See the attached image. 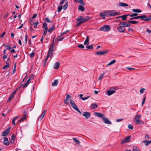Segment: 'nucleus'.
I'll return each instance as SVG.
<instances>
[{
    "instance_id": "obj_7",
    "label": "nucleus",
    "mask_w": 151,
    "mask_h": 151,
    "mask_svg": "<svg viewBox=\"0 0 151 151\" xmlns=\"http://www.w3.org/2000/svg\"><path fill=\"white\" fill-rule=\"evenodd\" d=\"M119 25V26L117 28V30L118 32L121 33L124 32L125 29L122 25Z\"/></svg>"
},
{
    "instance_id": "obj_64",
    "label": "nucleus",
    "mask_w": 151,
    "mask_h": 151,
    "mask_svg": "<svg viewBox=\"0 0 151 151\" xmlns=\"http://www.w3.org/2000/svg\"><path fill=\"white\" fill-rule=\"evenodd\" d=\"M10 142L11 143H14L15 142V139H11Z\"/></svg>"
},
{
    "instance_id": "obj_40",
    "label": "nucleus",
    "mask_w": 151,
    "mask_h": 151,
    "mask_svg": "<svg viewBox=\"0 0 151 151\" xmlns=\"http://www.w3.org/2000/svg\"><path fill=\"white\" fill-rule=\"evenodd\" d=\"M73 140L77 144H79V141L77 140L76 138L73 137Z\"/></svg>"
},
{
    "instance_id": "obj_35",
    "label": "nucleus",
    "mask_w": 151,
    "mask_h": 151,
    "mask_svg": "<svg viewBox=\"0 0 151 151\" xmlns=\"http://www.w3.org/2000/svg\"><path fill=\"white\" fill-rule=\"evenodd\" d=\"M29 80H27L26 83L23 86V87L25 88L30 83Z\"/></svg>"
},
{
    "instance_id": "obj_2",
    "label": "nucleus",
    "mask_w": 151,
    "mask_h": 151,
    "mask_svg": "<svg viewBox=\"0 0 151 151\" xmlns=\"http://www.w3.org/2000/svg\"><path fill=\"white\" fill-rule=\"evenodd\" d=\"M90 19L88 16H86L84 17L83 16H80L76 19L78 21H80L82 23L86 22Z\"/></svg>"
},
{
    "instance_id": "obj_27",
    "label": "nucleus",
    "mask_w": 151,
    "mask_h": 151,
    "mask_svg": "<svg viewBox=\"0 0 151 151\" xmlns=\"http://www.w3.org/2000/svg\"><path fill=\"white\" fill-rule=\"evenodd\" d=\"M128 22L129 23L132 24H137L138 23H139L138 21H133V20H129Z\"/></svg>"
},
{
    "instance_id": "obj_10",
    "label": "nucleus",
    "mask_w": 151,
    "mask_h": 151,
    "mask_svg": "<svg viewBox=\"0 0 151 151\" xmlns=\"http://www.w3.org/2000/svg\"><path fill=\"white\" fill-rule=\"evenodd\" d=\"M94 114L96 116L101 118L102 120L104 117V115L100 113L95 112L94 113Z\"/></svg>"
},
{
    "instance_id": "obj_51",
    "label": "nucleus",
    "mask_w": 151,
    "mask_h": 151,
    "mask_svg": "<svg viewBox=\"0 0 151 151\" xmlns=\"http://www.w3.org/2000/svg\"><path fill=\"white\" fill-rule=\"evenodd\" d=\"M39 22H35V23H33V25H34V27L35 28H36L37 25L38 24Z\"/></svg>"
},
{
    "instance_id": "obj_15",
    "label": "nucleus",
    "mask_w": 151,
    "mask_h": 151,
    "mask_svg": "<svg viewBox=\"0 0 151 151\" xmlns=\"http://www.w3.org/2000/svg\"><path fill=\"white\" fill-rule=\"evenodd\" d=\"M45 112L46 110H44L38 118V120L41 121L42 120L45 114Z\"/></svg>"
},
{
    "instance_id": "obj_4",
    "label": "nucleus",
    "mask_w": 151,
    "mask_h": 151,
    "mask_svg": "<svg viewBox=\"0 0 151 151\" xmlns=\"http://www.w3.org/2000/svg\"><path fill=\"white\" fill-rule=\"evenodd\" d=\"M70 103L72 107L78 112L80 111V110L78 109L77 105L75 104L74 101L72 99H70Z\"/></svg>"
},
{
    "instance_id": "obj_42",
    "label": "nucleus",
    "mask_w": 151,
    "mask_h": 151,
    "mask_svg": "<svg viewBox=\"0 0 151 151\" xmlns=\"http://www.w3.org/2000/svg\"><path fill=\"white\" fill-rule=\"evenodd\" d=\"M33 79L34 76L33 75H31L29 76L28 80H29V81H30L31 80H32Z\"/></svg>"
},
{
    "instance_id": "obj_16",
    "label": "nucleus",
    "mask_w": 151,
    "mask_h": 151,
    "mask_svg": "<svg viewBox=\"0 0 151 151\" xmlns=\"http://www.w3.org/2000/svg\"><path fill=\"white\" fill-rule=\"evenodd\" d=\"M116 92V91L114 90H108L106 91V93L107 94L108 96H110L112 94H114Z\"/></svg>"
},
{
    "instance_id": "obj_29",
    "label": "nucleus",
    "mask_w": 151,
    "mask_h": 151,
    "mask_svg": "<svg viewBox=\"0 0 151 151\" xmlns=\"http://www.w3.org/2000/svg\"><path fill=\"white\" fill-rule=\"evenodd\" d=\"M141 115L140 114H139L138 115H136L134 117V121L135 120H139V119L140 117L141 116Z\"/></svg>"
},
{
    "instance_id": "obj_26",
    "label": "nucleus",
    "mask_w": 151,
    "mask_h": 151,
    "mask_svg": "<svg viewBox=\"0 0 151 151\" xmlns=\"http://www.w3.org/2000/svg\"><path fill=\"white\" fill-rule=\"evenodd\" d=\"M132 11L133 12L137 13H140L142 12L140 9H132Z\"/></svg>"
},
{
    "instance_id": "obj_20",
    "label": "nucleus",
    "mask_w": 151,
    "mask_h": 151,
    "mask_svg": "<svg viewBox=\"0 0 151 151\" xmlns=\"http://www.w3.org/2000/svg\"><path fill=\"white\" fill-rule=\"evenodd\" d=\"M58 83V82L57 80H55L52 83V85L53 86H57Z\"/></svg>"
},
{
    "instance_id": "obj_25",
    "label": "nucleus",
    "mask_w": 151,
    "mask_h": 151,
    "mask_svg": "<svg viewBox=\"0 0 151 151\" xmlns=\"http://www.w3.org/2000/svg\"><path fill=\"white\" fill-rule=\"evenodd\" d=\"M19 117V116H16L15 117H14L13 119L12 120V123L13 125H14V126H15L16 124L15 123V121L17 120L18 118Z\"/></svg>"
},
{
    "instance_id": "obj_32",
    "label": "nucleus",
    "mask_w": 151,
    "mask_h": 151,
    "mask_svg": "<svg viewBox=\"0 0 151 151\" xmlns=\"http://www.w3.org/2000/svg\"><path fill=\"white\" fill-rule=\"evenodd\" d=\"M119 5L120 6H128L127 4L126 3H123L122 2H120L119 4Z\"/></svg>"
},
{
    "instance_id": "obj_33",
    "label": "nucleus",
    "mask_w": 151,
    "mask_h": 151,
    "mask_svg": "<svg viewBox=\"0 0 151 151\" xmlns=\"http://www.w3.org/2000/svg\"><path fill=\"white\" fill-rule=\"evenodd\" d=\"M78 9L81 12H83L84 10V8L82 6L79 5L78 6Z\"/></svg>"
},
{
    "instance_id": "obj_49",
    "label": "nucleus",
    "mask_w": 151,
    "mask_h": 151,
    "mask_svg": "<svg viewBox=\"0 0 151 151\" xmlns=\"http://www.w3.org/2000/svg\"><path fill=\"white\" fill-rule=\"evenodd\" d=\"M78 2L81 5L83 6L85 5V4L83 2V0H79Z\"/></svg>"
},
{
    "instance_id": "obj_21",
    "label": "nucleus",
    "mask_w": 151,
    "mask_h": 151,
    "mask_svg": "<svg viewBox=\"0 0 151 151\" xmlns=\"http://www.w3.org/2000/svg\"><path fill=\"white\" fill-rule=\"evenodd\" d=\"M59 62H57L54 65V68L55 69H58L59 67Z\"/></svg>"
},
{
    "instance_id": "obj_18",
    "label": "nucleus",
    "mask_w": 151,
    "mask_h": 151,
    "mask_svg": "<svg viewBox=\"0 0 151 151\" xmlns=\"http://www.w3.org/2000/svg\"><path fill=\"white\" fill-rule=\"evenodd\" d=\"M89 36L87 35V37H86V39L85 41H84V45H88L89 44Z\"/></svg>"
},
{
    "instance_id": "obj_23",
    "label": "nucleus",
    "mask_w": 151,
    "mask_h": 151,
    "mask_svg": "<svg viewBox=\"0 0 151 151\" xmlns=\"http://www.w3.org/2000/svg\"><path fill=\"white\" fill-rule=\"evenodd\" d=\"M91 106L92 109H94L96 108L98 106L96 104L93 103L91 104Z\"/></svg>"
},
{
    "instance_id": "obj_19",
    "label": "nucleus",
    "mask_w": 151,
    "mask_h": 151,
    "mask_svg": "<svg viewBox=\"0 0 151 151\" xmlns=\"http://www.w3.org/2000/svg\"><path fill=\"white\" fill-rule=\"evenodd\" d=\"M122 25V26L124 27H127V23L125 22H120L118 25Z\"/></svg>"
},
{
    "instance_id": "obj_9",
    "label": "nucleus",
    "mask_w": 151,
    "mask_h": 151,
    "mask_svg": "<svg viewBox=\"0 0 151 151\" xmlns=\"http://www.w3.org/2000/svg\"><path fill=\"white\" fill-rule=\"evenodd\" d=\"M54 39L52 41V43L50 46L49 50H51V54L50 57L51 58V55L53 54V51H54V45H55Z\"/></svg>"
},
{
    "instance_id": "obj_8",
    "label": "nucleus",
    "mask_w": 151,
    "mask_h": 151,
    "mask_svg": "<svg viewBox=\"0 0 151 151\" xmlns=\"http://www.w3.org/2000/svg\"><path fill=\"white\" fill-rule=\"evenodd\" d=\"M43 27L44 28L45 30H43V35H45L47 33L48 30V27L47 24L45 22H44L42 25Z\"/></svg>"
},
{
    "instance_id": "obj_59",
    "label": "nucleus",
    "mask_w": 151,
    "mask_h": 151,
    "mask_svg": "<svg viewBox=\"0 0 151 151\" xmlns=\"http://www.w3.org/2000/svg\"><path fill=\"white\" fill-rule=\"evenodd\" d=\"M79 22L75 25L76 27H77L79 26L82 23L80 21H78Z\"/></svg>"
},
{
    "instance_id": "obj_39",
    "label": "nucleus",
    "mask_w": 151,
    "mask_h": 151,
    "mask_svg": "<svg viewBox=\"0 0 151 151\" xmlns=\"http://www.w3.org/2000/svg\"><path fill=\"white\" fill-rule=\"evenodd\" d=\"M100 17H101L103 19H105V15L102 12L100 13L99 15Z\"/></svg>"
},
{
    "instance_id": "obj_13",
    "label": "nucleus",
    "mask_w": 151,
    "mask_h": 151,
    "mask_svg": "<svg viewBox=\"0 0 151 151\" xmlns=\"http://www.w3.org/2000/svg\"><path fill=\"white\" fill-rule=\"evenodd\" d=\"M108 51V50H105L104 51L97 52H96V55H103L107 53Z\"/></svg>"
},
{
    "instance_id": "obj_1",
    "label": "nucleus",
    "mask_w": 151,
    "mask_h": 151,
    "mask_svg": "<svg viewBox=\"0 0 151 151\" xmlns=\"http://www.w3.org/2000/svg\"><path fill=\"white\" fill-rule=\"evenodd\" d=\"M149 17H147L146 15H141L137 16H136V19H140L141 20H143L145 21H149L151 20V15L148 16Z\"/></svg>"
},
{
    "instance_id": "obj_3",
    "label": "nucleus",
    "mask_w": 151,
    "mask_h": 151,
    "mask_svg": "<svg viewBox=\"0 0 151 151\" xmlns=\"http://www.w3.org/2000/svg\"><path fill=\"white\" fill-rule=\"evenodd\" d=\"M100 30L104 32H108L111 30L109 25H105L100 28Z\"/></svg>"
},
{
    "instance_id": "obj_44",
    "label": "nucleus",
    "mask_w": 151,
    "mask_h": 151,
    "mask_svg": "<svg viewBox=\"0 0 151 151\" xmlns=\"http://www.w3.org/2000/svg\"><path fill=\"white\" fill-rule=\"evenodd\" d=\"M62 6H60L58 7V12H60L62 10Z\"/></svg>"
},
{
    "instance_id": "obj_56",
    "label": "nucleus",
    "mask_w": 151,
    "mask_h": 151,
    "mask_svg": "<svg viewBox=\"0 0 151 151\" xmlns=\"http://www.w3.org/2000/svg\"><path fill=\"white\" fill-rule=\"evenodd\" d=\"M128 127L129 129L132 130L133 129V127L131 124H129L128 125Z\"/></svg>"
},
{
    "instance_id": "obj_57",
    "label": "nucleus",
    "mask_w": 151,
    "mask_h": 151,
    "mask_svg": "<svg viewBox=\"0 0 151 151\" xmlns=\"http://www.w3.org/2000/svg\"><path fill=\"white\" fill-rule=\"evenodd\" d=\"M145 88H142L141 89H140V90L139 91V92L141 93H144V91H145Z\"/></svg>"
},
{
    "instance_id": "obj_54",
    "label": "nucleus",
    "mask_w": 151,
    "mask_h": 151,
    "mask_svg": "<svg viewBox=\"0 0 151 151\" xmlns=\"http://www.w3.org/2000/svg\"><path fill=\"white\" fill-rule=\"evenodd\" d=\"M146 97L145 96V97H144L143 98V100H142V106L144 104V103L145 102V99H146Z\"/></svg>"
},
{
    "instance_id": "obj_47",
    "label": "nucleus",
    "mask_w": 151,
    "mask_h": 151,
    "mask_svg": "<svg viewBox=\"0 0 151 151\" xmlns=\"http://www.w3.org/2000/svg\"><path fill=\"white\" fill-rule=\"evenodd\" d=\"M86 47V48L87 49H92L93 48V46L92 45H89V46H87Z\"/></svg>"
},
{
    "instance_id": "obj_43",
    "label": "nucleus",
    "mask_w": 151,
    "mask_h": 151,
    "mask_svg": "<svg viewBox=\"0 0 151 151\" xmlns=\"http://www.w3.org/2000/svg\"><path fill=\"white\" fill-rule=\"evenodd\" d=\"M138 15V14L136 13H133L131 14H129V16L131 17H136Z\"/></svg>"
},
{
    "instance_id": "obj_63",
    "label": "nucleus",
    "mask_w": 151,
    "mask_h": 151,
    "mask_svg": "<svg viewBox=\"0 0 151 151\" xmlns=\"http://www.w3.org/2000/svg\"><path fill=\"white\" fill-rule=\"evenodd\" d=\"M37 15V14H34L33 15V16H32V19H35V18L36 17Z\"/></svg>"
},
{
    "instance_id": "obj_34",
    "label": "nucleus",
    "mask_w": 151,
    "mask_h": 151,
    "mask_svg": "<svg viewBox=\"0 0 151 151\" xmlns=\"http://www.w3.org/2000/svg\"><path fill=\"white\" fill-rule=\"evenodd\" d=\"M55 29V24H54L53 27L50 28L48 29V32H51L53 30Z\"/></svg>"
},
{
    "instance_id": "obj_17",
    "label": "nucleus",
    "mask_w": 151,
    "mask_h": 151,
    "mask_svg": "<svg viewBox=\"0 0 151 151\" xmlns=\"http://www.w3.org/2000/svg\"><path fill=\"white\" fill-rule=\"evenodd\" d=\"M4 143L5 145H9V142L8 141V139L7 137H4Z\"/></svg>"
},
{
    "instance_id": "obj_22",
    "label": "nucleus",
    "mask_w": 151,
    "mask_h": 151,
    "mask_svg": "<svg viewBox=\"0 0 151 151\" xmlns=\"http://www.w3.org/2000/svg\"><path fill=\"white\" fill-rule=\"evenodd\" d=\"M128 16H129V14L124 15L122 16H119V17H121L122 18V19L123 20H125L127 18V17Z\"/></svg>"
},
{
    "instance_id": "obj_12",
    "label": "nucleus",
    "mask_w": 151,
    "mask_h": 151,
    "mask_svg": "<svg viewBox=\"0 0 151 151\" xmlns=\"http://www.w3.org/2000/svg\"><path fill=\"white\" fill-rule=\"evenodd\" d=\"M102 120L105 124H111L112 123L111 122L109 121L107 118L104 117L103 119Z\"/></svg>"
},
{
    "instance_id": "obj_14",
    "label": "nucleus",
    "mask_w": 151,
    "mask_h": 151,
    "mask_svg": "<svg viewBox=\"0 0 151 151\" xmlns=\"http://www.w3.org/2000/svg\"><path fill=\"white\" fill-rule=\"evenodd\" d=\"M82 116H85L86 118L88 119L90 116L91 114L89 112L87 111H85L84 112L83 114H82Z\"/></svg>"
},
{
    "instance_id": "obj_53",
    "label": "nucleus",
    "mask_w": 151,
    "mask_h": 151,
    "mask_svg": "<svg viewBox=\"0 0 151 151\" xmlns=\"http://www.w3.org/2000/svg\"><path fill=\"white\" fill-rule=\"evenodd\" d=\"M78 47L81 48H83L84 47V46L82 44H80L77 45Z\"/></svg>"
},
{
    "instance_id": "obj_52",
    "label": "nucleus",
    "mask_w": 151,
    "mask_h": 151,
    "mask_svg": "<svg viewBox=\"0 0 151 151\" xmlns=\"http://www.w3.org/2000/svg\"><path fill=\"white\" fill-rule=\"evenodd\" d=\"M51 50H48V53L47 54V58H48L49 57V56H50V53L51 54Z\"/></svg>"
},
{
    "instance_id": "obj_62",
    "label": "nucleus",
    "mask_w": 151,
    "mask_h": 151,
    "mask_svg": "<svg viewBox=\"0 0 151 151\" xmlns=\"http://www.w3.org/2000/svg\"><path fill=\"white\" fill-rule=\"evenodd\" d=\"M27 34H26L25 35V44H26L27 42Z\"/></svg>"
},
{
    "instance_id": "obj_37",
    "label": "nucleus",
    "mask_w": 151,
    "mask_h": 151,
    "mask_svg": "<svg viewBox=\"0 0 151 151\" xmlns=\"http://www.w3.org/2000/svg\"><path fill=\"white\" fill-rule=\"evenodd\" d=\"M3 45L5 47H7V50L8 49L9 50H10L12 49L11 47L10 46V45H5L4 43Z\"/></svg>"
},
{
    "instance_id": "obj_60",
    "label": "nucleus",
    "mask_w": 151,
    "mask_h": 151,
    "mask_svg": "<svg viewBox=\"0 0 151 151\" xmlns=\"http://www.w3.org/2000/svg\"><path fill=\"white\" fill-rule=\"evenodd\" d=\"M64 38V37H62V38H57L58 41H60L63 40Z\"/></svg>"
},
{
    "instance_id": "obj_46",
    "label": "nucleus",
    "mask_w": 151,
    "mask_h": 151,
    "mask_svg": "<svg viewBox=\"0 0 151 151\" xmlns=\"http://www.w3.org/2000/svg\"><path fill=\"white\" fill-rule=\"evenodd\" d=\"M13 94H11L8 98V99L7 100V101H10L11 100V99L13 98Z\"/></svg>"
},
{
    "instance_id": "obj_31",
    "label": "nucleus",
    "mask_w": 151,
    "mask_h": 151,
    "mask_svg": "<svg viewBox=\"0 0 151 151\" xmlns=\"http://www.w3.org/2000/svg\"><path fill=\"white\" fill-rule=\"evenodd\" d=\"M142 142L145 143L146 146H148L150 144V142L147 140L143 141Z\"/></svg>"
},
{
    "instance_id": "obj_58",
    "label": "nucleus",
    "mask_w": 151,
    "mask_h": 151,
    "mask_svg": "<svg viewBox=\"0 0 151 151\" xmlns=\"http://www.w3.org/2000/svg\"><path fill=\"white\" fill-rule=\"evenodd\" d=\"M35 55V53L34 52H32L30 54V57L31 58H32Z\"/></svg>"
},
{
    "instance_id": "obj_48",
    "label": "nucleus",
    "mask_w": 151,
    "mask_h": 151,
    "mask_svg": "<svg viewBox=\"0 0 151 151\" xmlns=\"http://www.w3.org/2000/svg\"><path fill=\"white\" fill-rule=\"evenodd\" d=\"M105 74V73L104 72L102 74H101L98 80H100L101 79V78H102L103 77V76Z\"/></svg>"
},
{
    "instance_id": "obj_28",
    "label": "nucleus",
    "mask_w": 151,
    "mask_h": 151,
    "mask_svg": "<svg viewBox=\"0 0 151 151\" xmlns=\"http://www.w3.org/2000/svg\"><path fill=\"white\" fill-rule=\"evenodd\" d=\"M6 65H5L3 68V69H5L6 68H7L9 67V62L6 61Z\"/></svg>"
},
{
    "instance_id": "obj_11",
    "label": "nucleus",
    "mask_w": 151,
    "mask_h": 151,
    "mask_svg": "<svg viewBox=\"0 0 151 151\" xmlns=\"http://www.w3.org/2000/svg\"><path fill=\"white\" fill-rule=\"evenodd\" d=\"M10 129V127H9L5 129L2 133V135L4 136H7L9 133Z\"/></svg>"
},
{
    "instance_id": "obj_30",
    "label": "nucleus",
    "mask_w": 151,
    "mask_h": 151,
    "mask_svg": "<svg viewBox=\"0 0 151 151\" xmlns=\"http://www.w3.org/2000/svg\"><path fill=\"white\" fill-rule=\"evenodd\" d=\"M132 151H140V150L136 146L133 147Z\"/></svg>"
},
{
    "instance_id": "obj_55",
    "label": "nucleus",
    "mask_w": 151,
    "mask_h": 151,
    "mask_svg": "<svg viewBox=\"0 0 151 151\" xmlns=\"http://www.w3.org/2000/svg\"><path fill=\"white\" fill-rule=\"evenodd\" d=\"M71 96L70 95L68 94L67 95L66 98L65 99L66 100H69L71 98Z\"/></svg>"
},
{
    "instance_id": "obj_45",
    "label": "nucleus",
    "mask_w": 151,
    "mask_h": 151,
    "mask_svg": "<svg viewBox=\"0 0 151 151\" xmlns=\"http://www.w3.org/2000/svg\"><path fill=\"white\" fill-rule=\"evenodd\" d=\"M45 21L48 23L51 22H52L49 19L48 17H46L45 19Z\"/></svg>"
},
{
    "instance_id": "obj_41",
    "label": "nucleus",
    "mask_w": 151,
    "mask_h": 151,
    "mask_svg": "<svg viewBox=\"0 0 151 151\" xmlns=\"http://www.w3.org/2000/svg\"><path fill=\"white\" fill-rule=\"evenodd\" d=\"M26 118V117L23 116V117L21 118L17 122H23V121L25 120Z\"/></svg>"
},
{
    "instance_id": "obj_6",
    "label": "nucleus",
    "mask_w": 151,
    "mask_h": 151,
    "mask_svg": "<svg viewBox=\"0 0 151 151\" xmlns=\"http://www.w3.org/2000/svg\"><path fill=\"white\" fill-rule=\"evenodd\" d=\"M114 11H107V12L108 13H110L107 14V16L108 17L109 16H114L116 15H119L120 14V13L118 12H113Z\"/></svg>"
},
{
    "instance_id": "obj_50",
    "label": "nucleus",
    "mask_w": 151,
    "mask_h": 151,
    "mask_svg": "<svg viewBox=\"0 0 151 151\" xmlns=\"http://www.w3.org/2000/svg\"><path fill=\"white\" fill-rule=\"evenodd\" d=\"M118 89V88L117 87H112L109 89L110 90H112L114 91V90H116Z\"/></svg>"
},
{
    "instance_id": "obj_24",
    "label": "nucleus",
    "mask_w": 151,
    "mask_h": 151,
    "mask_svg": "<svg viewBox=\"0 0 151 151\" xmlns=\"http://www.w3.org/2000/svg\"><path fill=\"white\" fill-rule=\"evenodd\" d=\"M135 122L138 125L143 124L144 123V122L142 120L139 119L138 120H135Z\"/></svg>"
},
{
    "instance_id": "obj_36",
    "label": "nucleus",
    "mask_w": 151,
    "mask_h": 151,
    "mask_svg": "<svg viewBox=\"0 0 151 151\" xmlns=\"http://www.w3.org/2000/svg\"><path fill=\"white\" fill-rule=\"evenodd\" d=\"M116 62V60H114L112 61H111L110 63H108L107 64V66H109L110 65H112V64H114Z\"/></svg>"
},
{
    "instance_id": "obj_5",
    "label": "nucleus",
    "mask_w": 151,
    "mask_h": 151,
    "mask_svg": "<svg viewBox=\"0 0 151 151\" xmlns=\"http://www.w3.org/2000/svg\"><path fill=\"white\" fill-rule=\"evenodd\" d=\"M131 136H128L122 140L121 142V144L122 145L123 144L125 143L128 142L130 141L131 138Z\"/></svg>"
},
{
    "instance_id": "obj_38",
    "label": "nucleus",
    "mask_w": 151,
    "mask_h": 151,
    "mask_svg": "<svg viewBox=\"0 0 151 151\" xmlns=\"http://www.w3.org/2000/svg\"><path fill=\"white\" fill-rule=\"evenodd\" d=\"M68 6V2H67L63 6V9L64 10H66Z\"/></svg>"
},
{
    "instance_id": "obj_61",
    "label": "nucleus",
    "mask_w": 151,
    "mask_h": 151,
    "mask_svg": "<svg viewBox=\"0 0 151 151\" xmlns=\"http://www.w3.org/2000/svg\"><path fill=\"white\" fill-rule=\"evenodd\" d=\"M126 69L130 70L135 69V68H131L130 67H127L126 68Z\"/></svg>"
}]
</instances>
